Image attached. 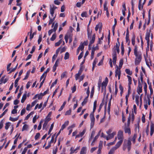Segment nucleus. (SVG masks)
<instances>
[{
	"instance_id": "3c124183",
	"label": "nucleus",
	"mask_w": 154,
	"mask_h": 154,
	"mask_svg": "<svg viewBox=\"0 0 154 154\" xmlns=\"http://www.w3.org/2000/svg\"><path fill=\"white\" fill-rule=\"evenodd\" d=\"M123 63V60L122 59H121L119 61V67L120 68L122 67Z\"/></svg>"
},
{
	"instance_id": "cd10ccee",
	"label": "nucleus",
	"mask_w": 154,
	"mask_h": 154,
	"mask_svg": "<svg viewBox=\"0 0 154 154\" xmlns=\"http://www.w3.org/2000/svg\"><path fill=\"white\" fill-rule=\"evenodd\" d=\"M125 71L126 72V73L127 74H128L129 75H132V72L129 69H126L125 70Z\"/></svg>"
},
{
	"instance_id": "8fccbe9b",
	"label": "nucleus",
	"mask_w": 154,
	"mask_h": 154,
	"mask_svg": "<svg viewBox=\"0 0 154 154\" xmlns=\"http://www.w3.org/2000/svg\"><path fill=\"white\" fill-rule=\"evenodd\" d=\"M71 110L70 109L69 110H67L65 113V115H69L71 114Z\"/></svg>"
},
{
	"instance_id": "7c9ffc66",
	"label": "nucleus",
	"mask_w": 154,
	"mask_h": 154,
	"mask_svg": "<svg viewBox=\"0 0 154 154\" xmlns=\"http://www.w3.org/2000/svg\"><path fill=\"white\" fill-rule=\"evenodd\" d=\"M18 118L19 117H18L15 118H13L11 117H10L9 118V120L12 122H14L17 120L18 119Z\"/></svg>"
},
{
	"instance_id": "2f4dec72",
	"label": "nucleus",
	"mask_w": 154,
	"mask_h": 154,
	"mask_svg": "<svg viewBox=\"0 0 154 154\" xmlns=\"http://www.w3.org/2000/svg\"><path fill=\"white\" fill-rule=\"evenodd\" d=\"M86 147L84 146L82 148L80 152L86 153Z\"/></svg>"
},
{
	"instance_id": "0e129e2a",
	"label": "nucleus",
	"mask_w": 154,
	"mask_h": 154,
	"mask_svg": "<svg viewBox=\"0 0 154 154\" xmlns=\"http://www.w3.org/2000/svg\"><path fill=\"white\" fill-rule=\"evenodd\" d=\"M103 103H101L99 106V108L98 109V112H100L103 106Z\"/></svg>"
},
{
	"instance_id": "bb28decb",
	"label": "nucleus",
	"mask_w": 154,
	"mask_h": 154,
	"mask_svg": "<svg viewBox=\"0 0 154 154\" xmlns=\"http://www.w3.org/2000/svg\"><path fill=\"white\" fill-rule=\"evenodd\" d=\"M72 33L68 32L66 34L65 36H66L69 38H71L72 37Z\"/></svg>"
},
{
	"instance_id": "7ed1b4c3",
	"label": "nucleus",
	"mask_w": 154,
	"mask_h": 154,
	"mask_svg": "<svg viewBox=\"0 0 154 154\" xmlns=\"http://www.w3.org/2000/svg\"><path fill=\"white\" fill-rule=\"evenodd\" d=\"M112 56L113 64L115 65L116 63V61L117 60V54L116 51H113Z\"/></svg>"
},
{
	"instance_id": "a18cd8bd",
	"label": "nucleus",
	"mask_w": 154,
	"mask_h": 154,
	"mask_svg": "<svg viewBox=\"0 0 154 154\" xmlns=\"http://www.w3.org/2000/svg\"><path fill=\"white\" fill-rule=\"evenodd\" d=\"M56 34H54L52 36V37L50 38V40L52 41H54L56 38Z\"/></svg>"
},
{
	"instance_id": "49530a36",
	"label": "nucleus",
	"mask_w": 154,
	"mask_h": 154,
	"mask_svg": "<svg viewBox=\"0 0 154 154\" xmlns=\"http://www.w3.org/2000/svg\"><path fill=\"white\" fill-rule=\"evenodd\" d=\"M54 124L53 123L52 124H51V127H50V129L48 131V134H49L51 132V131L53 129V127H54Z\"/></svg>"
},
{
	"instance_id": "aec40b11",
	"label": "nucleus",
	"mask_w": 154,
	"mask_h": 154,
	"mask_svg": "<svg viewBox=\"0 0 154 154\" xmlns=\"http://www.w3.org/2000/svg\"><path fill=\"white\" fill-rule=\"evenodd\" d=\"M94 48H93L92 49L91 56V60H92L94 57V51L95 50V49H94Z\"/></svg>"
},
{
	"instance_id": "5701e85b",
	"label": "nucleus",
	"mask_w": 154,
	"mask_h": 154,
	"mask_svg": "<svg viewBox=\"0 0 154 154\" xmlns=\"http://www.w3.org/2000/svg\"><path fill=\"white\" fill-rule=\"evenodd\" d=\"M137 134L136 133L134 134L133 136V137L131 140L134 143H135V140L137 137Z\"/></svg>"
},
{
	"instance_id": "9d476101",
	"label": "nucleus",
	"mask_w": 154,
	"mask_h": 154,
	"mask_svg": "<svg viewBox=\"0 0 154 154\" xmlns=\"http://www.w3.org/2000/svg\"><path fill=\"white\" fill-rule=\"evenodd\" d=\"M154 132V124L152 122H151L150 124V135L152 136Z\"/></svg>"
},
{
	"instance_id": "13d9d810",
	"label": "nucleus",
	"mask_w": 154,
	"mask_h": 154,
	"mask_svg": "<svg viewBox=\"0 0 154 154\" xmlns=\"http://www.w3.org/2000/svg\"><path fill=\"white\" fill-rule=\"evenodd\" d=\"M57 79L54 81V82L52 83V84H51V87H50L51 88L53 86H54L57 83Z\"/></svg>"
},
{
	"instance_id": "0eeeda50",
	"label": "nucleus",
	"mask_w": 154,
	"mask_h": 154,
	"mask_svg": "<svg viewBox=\"0 0 154 154\" xmlns=\"http://www.w3.org/2000/svg\"><path fill=\"white\" fill-rule=\"evenodd\" d=\"M108 82V79L107 77H106L105 79V81H103L101 84V86L104 87L105 90L106 89V87L107 85Z\"/></svg>"
},
{
	"instance_id": "58836bf2",
	"label": "nucleus",
	"mask_w": 154,
	"mask_h": 154,
	"mask_svg": "<svg viewBox=\"0 0 154 154\" xmlns=\"http://www.w3.org/2000/svg\"><path fill=\"white\" fill-rule=\"evenodd\" d=\"M100 131L98 133V134L95 136V137H94L93 140V143H94V142L95 141L97 140V139L99 137V135H100Z\"/></svg>"
},
{
	"instance_id": "4468645a",
	"label": "nucleus",
	"mask_w": 154,
	"mask_h": 154,
	"mask_svg": "<svg viewBox=\"0 0 154 154\" xmlns=\"http://www.w3.org/2000/svg\"><path fill=\"white\" fill-rule=\"evenodd\" d=\"M5 77V76H3L1 78V79L0 80V82H1L0 84H1L2 83H3L4 84H5L8 81V79L7 78L4 79Z\"/></svg>"
},
{
	"instance_id": "6e6552de",
	"label": "nucleus",
	"mask_w": 154,
	"mask_h": 154,
	"mask_svg": "<svg viewBox=\"0 0 154 154\" xmlns=\"http://www.w3.org/2000/svg\"><path fill=\"white\" fill-rule=\"evenodd\" d=\"M50 70V69L49 68H48L46 71H45L44 73L42 74V75L41 76L40 78V80L41 81L42 79L44 77H45V78L47 75V74L48 72Z\"/></svg>"
},
{
	"instance_id": "774afa93",
	"label": "nucleus",
	"mask_w": 154,
	"mask_h": 154,
	"mask_svg": "<svg viewBox=\"0 0 154 154\" xmlns=\"http://www.w3.org/2000/svg\"><path fill=\"white\" fill-rule=\"evenodd\" d=\"M83 52H82L80 53V54H79V56L78 57V60H79L81 58H82V57L83 56Z\"/></svg>"
},
{
	"instance_id": "37998d69",
	"label": "nucleus",
	"mask_w": 154,
	"mask_h": 154,
	"mask_svg": "<svg viewBox=\"0 0 154 154\" xmlns=\"http://www.w3.org/2000/svg\"><path fill=\"white\" fill-rule=\"evenodd\" d=\"M131 119V116L130 114L128 118V121H127V126H130Z\"/></svg>"
},
{
	"instance_id": "a878e982",
	"label": "nucleus",
	"mask_w": 154,
	"mask_h": 154,
	"mask_svg": "<svg viewBox=\"0 0 154 154\" xmlns=\"http://www.w3.org/2000/svg\"><path fill=\"white\" fill-rule=\"evenodd\" d=\"M120 45H119V44H118L117 43H116V48L114 51L116 50L117 51V52L118 53V54L119 53V48Z\"/></svg>"
},
{
	"instance_id": "4be33fe9",
	"label": "nucleus",
	"mask_w": 154,
	"mask_h": 154,
	"mask_svg": "<svg viewBox=\"0 0 154 154\" xmlns=\"http://www.w3.org/2000/svg\"><path fill=\"white\" fill-rule=\"evenodd\" d=\"M150 32H147L145 37V39L147 41H149V37H150Z\"/></svg>"
},
{
	"instance_id": "f257e3e1",
	"label": "nucleus",
	"mask_w": 154,
	"mask_h": 154,
	"mask_svg": "<svg viewBox=\"0 0 154 154\" xmlns=\"http://www.w3.org/2000/svg\"><path fill=\"white\" fill-rule=\"evenodd\" d=\"M134 54L136 57L135 61V64L136 65H138L141 61L142 56L141 52H138V47L137 45L134 46Z\"/></svg>"
},
{
	"instance_id": "c85d7f7f",
	"label": "nucleus",
	"mask_w": 154,
	"mask_h": 154,
	"mask_svg": "<svg viewBox=\"0 0 154 154\" xmlns=\"http://www.w3.org/2000/svg\"><path fill=\"white\" fill-rule=\"evenodd\" d=\"M94 86L92 88V89H91V91L90 96L91 98H92V97H93V95L94 94Z\"/></svg>"
},
{
	"instance_id": "6ab92c4d",
	"label": "nucleus",
	"mask_w": 154,
	"mask_h": 154,
	"mask_svg": "<svg viewBox=\"0 0 154 154\" xmlns=\"http://www.w3.org/2000/svg\"><path fill=\"white\" fill-rule=\"evenodd\" d=\"M55 17H56V15L53 18H51L50 17V16H49V19H50V20H49V23H48V24L49 25H50L55 20Z\"/></svg>"
},
{
	"instance_id": "a211bd4d",
	"label": "nucleus",
	"mask_w": 154,
	"mask_h": 154,
	"mask_svg": "<svg viewBox=\"0 0 154 154\" xmlns=\"http://www.w3.org/2000/svg\"><path fill=\"white\" fill-rule=\"evenodd\" d=\"M131 143L130 140H128L127 143V149L128 151H129L131 149Z\"/></svg>"
},
{
	"instance_id": "423d86ee",
	"label": "nucleus",
	"mask_w": 154,
	"mask_h": 154,
	"mask_svg": "<svg viewBox=\"0 0 154 154\" xmlns=\"http://www.w3.org/2000/svg\"><path fill=\"white\" fill-rule=\"evenodd\" d=\"M80 148V146H78L75 149H74V148L73 147H71L70 149V154H72L74 153H76L77 152V150L79 149Z\"/></svg>"
},
{
	"instance_id": "393cba45",
	"label": "nucleus",
	"mask_w": 154,
	"mask_h": 154,
	"mask_svg": "<svg viewBox=\"0 0 154 154\" xmlns=\"http://www.w3.org/2000/svg\"><path fill=\"white\" fill-rule=\"evenodd\" d=\"M151 9H150L148 11V20L147 23V25H148L150 22V18H151V14H150Z\"/></svg>"
},
{
	"instance_id": "ea45409f",
	"label": "nucleus",
	"mask_w": 154,
	"mask_h": 154,
	"mask_svg": "<svg viewBox=\"0 0 154 154\" xmlns=\"http://www.w3.org/2000/svg\"><path fill=\"white\" fill-rule=\"evenodd\" d=\"M11 123L9 122H7L5 123V128L6 130H7L9 128V127L10 126Z\"/></svg>"
},
{
	"instance_id": "052dcab7",
	"label": "nucleus",
	"mask_w": 154,
	"mask_h": 154,
	"mask_svg": "<svg viewBox=\"0 0 154 154\" xmlns=\"http://www.w3.org/2000/svg\"><path fill=\"white\" fill-rule=\"evenodd\" d=\"M40 136V134L39 133H37L35 137V140L38 139Z\"/></svg>"
},
{
	"instance_id": "e2e57ef3",
	"label": "nucleus",
	"mask_w": 154,
	"mask_h": 154,
	"mask_svg": "<svg viewBox=\"0 0 154 154\" xmlns=\"http://www.w3.org/2000/svg\"><path fill=\"white\" fill-rule=\"evenodd\" d=\"M33 112H31L30 113H29V114L27 115V116H26L25 119L26 120L28 119L29 118V117H30L31 115L33 114Z\"/></svg>"
},
{
	"instance_id": "de8ad7c7",
	"label": "nucleus",
	"mask_w": 154,
	"mask_h": 154,
	"mask_svg": "<svg viewBox=\"0 0 154 154\" xmlns=\"http://www.w3.org/2000/svg\"><path fill=\"white\" fill-rule=\"evenodd\" d=\"M55 136V134H54L52 136L51 138V141L49 142V143H53L54 142V138Z\"/></svg>"
},
{
	"instance_id": "5fc2aeb1",
	"label": "nucleus",
	"mask_w": 154,
	"mask_h": 154,
	"mask_svg": "<svg viewBox=\"0 0 154 154\" xmlns=\"http://www.w3.org/2000/svg\"><path fill=\"white\" fill-rule=\"evenodd\" d=\"M43 96V95L42 94V93H40L39 94H38V99L39 100H41L42 99Z\"/></svg>"
},
{
	"instance_id": "c9c22d12",
	"label": "nucleus",
	"mask_w": 154,
	"mask_h": 154,
	"mask_svg": "<svg viewBox=\"0 0 154 154\" xmlns=\"http://www.w3.org/2000/svg\"><path fill=\"white\" fill-rule=\"evenodd\" d=\"M84 48V46L83 44H82V42H81L80 43V44L79 46V47L78 48H79V50H81V51Z\"/></svg>"
},
{
	"instance_id": "f8f14e48",
	"label": "nucleus",
	"mask_w": 154,
	"mask_h": 154,
	"mask_svg": "<svg viewBox=\"0 0 154 154\" xmlns=\"http://www.w3.org/2000/svg\"><path fill=\"white\" fill-rule=\"evenodd\" d=\"M116 133L115 132H113L112 133L108 134V135L107 137H106V140H109L112 138H113L114 135H115Z\"/></svg>"
},
{
	"instance_id": "f03ea898",
	"label": "nucleus",
	"mask_w": 154,
	"mask_h": 154,
	"mask_svg": "<svg viewBox=\"0 0 154 154\" xmlns=\"http://www.w3.org/2000/svg\"><path fill=\"white\" fill-rule=\"evenodd\" d=\"M90 118L91 121V128H92L94 125L95 119L94 116V112H92L90 114Z\"/></svg>"
},
{
	"instance_id": "c03bdc74",
	"label": "nucleus",
	"mask_w": 154,
	"mask_h": 154,
	"mask_svg": "<svg viewBox=\"0 0 154 154\" xmlns=\"http://www.w3.org/2000/svg\"><path fill=\"white\" fill-rule=\"evenodd\" d=\"M87 14V13L86 11H84L81 14V16L82 17H86Z\"/></svg>"
},
{
	"instance_id": "4c0bfd02",
	"label": "nucleus",
	"mask_w": 154,
	"mask_h": 154,
	"mask_svg": "<svg viewBox=\"0 0 154 154\" xmlns=\"http://www.w3.org/2000/svg\"><path fill=\"white\" fill-rule=\"evenodd\" d=\"M88 98L86 97L84 100V101L82 103V105L83 106L85 105L88 101Z\"/></svg>"
},
{
	"instance_id": "69168bd1",
	"label": "nucleus",
	"mask_w": 154,
	"mask_h": 154,
	"mask_svg": "<svg viewBox=\"0 0 154 154\" xmlns=\"http://www.w3.org/2000/svg\"><path fill=\"white\" fill-rule=\"evenodd\" d=\"M85 130L84 129L82 132L79 133V134H80V135L81 136V137H82L84 135L85 132Z\"/></svg>"
},
{
	"instance_id": "39448f33",
	"label": "nucleus",
	"mask_w": 154,
	"mask_h": 154,
	"mask_svg": "<svg viewBox=\"0 0 154 154\" xmlns=\"http://www.w3.org/2000/svg\"><path fill=\"white\" fill-rule=\"evenodd\" d=\"M138 87L139 88L137 89V92L139 94L141 93L142 92V89L141 84L140 83L139 79L138 80Z\"/></svg>"
},
{
	"instance_id": "c756f323",
	"label": "nucleus",
	"mask_w": 154,
	"mask_h": 154,
	"mask_svg": "<svg viewBox=\"0 0 154 154\" xmlns=\"http://www.w3.org/2000/svg\"><path fill=\"white\" fill-rule=\"evenodd\" d=\"M20 78L18 77L15 80L14 82V86L15 87H17L18 85V82L20 80Z\"/></svg>"
},
{
	"instance_id": "1a4fd4ad",
	"label": "nucleus",
	"mask_w": 154,
	"mask_h": 154,
	"mask_svg": "<svg viewBox=\"0 0 154 154\" xmlns=\"http://www.w3.org/2000/svg\"><path fill=\"white\" fill-rule=\"evenodd\" d=\"M124 131L125 133H128L130 135L131 134V131L129 126H125L124 128Z\"/></svg>"
},
{
	"instance_id": "e433bc0d",
	"label": "nucleus",
	"mask_w": 154,
	"mask_h": 154,
	"mask_svg": "<svg viewBox=\"0 0 154 154\" xmlns=\"http://www.w3.org/2000/svg\"><path fill=\"white\" fill-rule=\"evenodd\" d=\"M95 133V132L94 131H92V133H91L90 137L89 138V142H90L91 141V139L93 138L94 136V135Z\"/></svg>"
},
{
	"instance_id": "603ef678",
	"label": "nucleus",
	"mask_w": 154,
	"mask_h": 154,
	"mask_svg": "<svg viewBox=\"0 0 154 154\" xmlns=\"http://www.w3.org/2000/svg\"><path fill=\"white\" fill-rule=\"evenodd\" d=\"M87 32L88 38L89 39V38H91V32H90V30L88 29Z\"/></svg>"
},
{
	"instance_id": "dca6fc26",
	"label": "nucleus",
	"mask_w": 154,
	"mask_h": 154,
	"mask_svg": "<svg viewBox=\"0 0 154 154\" xmlns=\"http://www.w3.org/2000/svg\"><path fill=\"white\" fill-rule=\"evenodd\" d=\"M116 66L117 69L115 71V77H117V75L118 76L119 75H121V72L120 69L118 68L117 66Z\"/></svg>"
},
{
	"instance_id": "473e14b6",
	"label": "nucleus",
	"mask_w": 154,
	"mask_h": 154,
	"mask_svg": "<svg viewBox=\"0 0 154 154\" xmlns=\"http://www.w3.org/2000/svg\"><path fill=\"white\" fill-rule=\"evenodd\" d=\"M30 72V71H28L27 72L26 75L23 78V80H25L28 79L29 75Z\"/></svg>"
},
{
	"instance_id": "79ce46f5",
	"label": "nucleus",
	"mask_w": 154,
	"mask_h": 154,
	"mask_svg": "<svg viewBox=\"0 0 154 154\" xmlns=\"http://www.w3.org/2000/svg\"><path fill=\"white\" fill-rule=\"evenodd\" d=\"M28 126L27 125L25 124L24 125L23 127L22 128V131H23L25 130H27V129L28 128Z\"/></svg>"
},
{
	"instance_id": "a19ab883",
	"label": "nucleus",
	"mask_w": 154,
	"mask_h": 154,
	"mask_svg": "<svg viewBox=\"0 0 154 154\" xmlns=\"http://www.w3.org/2000/svg\"><path fill=\"white\" fill-rule=\"evenodd\" d=\"M127 77L128 78V83L129 84V85H131L132 83V78L131 77L129 76V75H127Z\"/></svg>"
},
{
	"instance_id": "09e8293b",
	"label": "nucleus",
	"mask_w": 154,
	"mask_h": 154,
	"mask_svg": "<svg viewBox=\"0 0 154 154\" xmlns=\"http://www.w3.org/2000/svg\"><path fill=\"white\" fill-rule=\"evenodd\" d=\"M147 85L146 83H145L143 88H144L145 94H146L147 93Z\"/></svg>"
},
{
	"instance_id": "f3484780",
	"label": "nucleus",
	"mask_w": 154,
	"mask_h": 154,
	"mask_svg": "<svg viewBox=\"0 0 154 154\" xmlns=\"http://www.w3.org/2000/svg\"><path fill=\"white\" fill-rule=\"evenodd\" d=\"M135 37H136L135 35V34L134 33H133L132 34V37L131 38V40L132 44L134 46L135 44Z\"/></svg>"
},
{
	"instance_id": "bf43d9fd",
	"label": "nucleus",
	"mask_w": 154,
	"mask_h": 154,
	"mask_svg": "<svg viewBox=\"0 0 154 154\" xmlns=\"http://www.w3.org/2000/svg\"><path fill=\"white\" fill-rule=\"evenodd\" d=\"M66 72H63L61 75L60 76L61 79H62L66 75Z\"/></svg>"
},
{
	"instance_id": "412c9836",
	"label": "nucleus",
	"mask_w": 154,
	"mask_h": 154,
	"mask_svg": "<svg viewBox=\"0 0 154 154\" xmlns=\"http://www.w3.org/2000/svg\"><path fill=\"white\" fill-rule=\"evenodd\" d=\"M26 94H24L22 97V98L21 100V103H23L24 102L25 100H26Z\"/></svg>"
},
{
	"instance_id": "4d7b16f0",
	"label": "nucleus",
	"mask_w": 154,
	"mask_h": 154,
	"mask_svg": "<svg viewBox=\"0 0 154 154\" xmlns=\"http://www.w3.org/2000/svg\"><path fill=\"white\" fill-rule=\"evenodd\" d=\"M38 100H35L34 101L32 102L31 103V107H32L34 105H35V104H36V103L38 102Z\"/></svg>"
},
{
	"instance_id": "b1692460",
	"label": "nucleus",
	"mask_w": 154,
	"mask_h": 154,
	"mask_svg": "<svg viewBox=\"0 0 154 154\" xmlns=\"http://www.w3.org/2000/svg\"><path fill=\"white\" fill-rule=\"evenodd\" d=\"M116 149L115 147L112 148L109 152L108 154H113Z\"/></svg>"
},
{
	"instance_id": "f704fd0d",
	"label": "nucleus",
	"mask_w": 154,
	"mask_h": 154,
	"mask_svg": "<svg viewBox=\"0 0 154 154\" xmlns=\"http://www.w3.org/2000/svg\"><path fill=\"white\" fill-rule=\"evenodd\" d=\"M69 53L68 52H66L65 54L64 59L65 60L68 59L69 58Z\"/></svg>"
},
{
	"instance_id": "72a5a7b5",
	"label": "nucleus",
	"mask_w": 154,
	"mask_h": 154,
	"mask_svg": "<svg viewBox=\"0 0 154 154\" xmlns=\"http://www.w3.org/2000/svg\"><path fill=\"white\" fill-rule=\"evenodd\" d=\"M62 39H60L58 42H57L55 43V46H59L62 42Z\"/></svg>"
},
{
	"instance_id": "2eb2a0df",
	"label": "nucleus",
	"mask_w": 154,
	"mask_h": 154,
	"mask_svg": "<svg viewBox=\"0 0 154 154\" xmlns=\"http://www.w3.org/2000/svg\"><path fill=\"white\" fill-rule=\"evenodd\" d=\"M120 140L118 142H117L116 144L114 146L116 149H117L120 147V146L122 145L123 142V140Z\"/></svg>"
},
{
	"instance_id": "6e6d98bb",
	"label": "nucleus",
	"mask_w": 154,
	"mask_h": 154,
	"mask_svg": "<svg viewBox=\"0 0 154 154\" xmlns=\"http://www.w3.org/2000/svg\"><path fill=\"white\" fill-rule=\"evenodd\" d=\"M104 7V11H107V10H108V8L107 7V3L106 2H105L103 5Z\"/></svg>"
},
{
	"instance_id": "338daca9",
	"label": "nucleus",
	"mask_w": 154,
	"mask_h": 154,
	"mask_svg": "<svg viewBox=\"0 0 154 154\" xmlns=\"http://www.w3.org/2000/svg\"><path fill=\"white\" fill-rule=\"evenodd\" d=\"M42 35H40L39 36L38 39V44H40V43L42 41Z\"/></svg>"
},
{
	"instance_id": "680f3d73",
	"label": "nucleus",
	"mask_w": 154,
	"mask_h": 154,
	"mask_svg": "<svg viewBox=\"0 0 154 154\" xmlns=\"http://www.w3.org/2000/svg\"><path fill=\"white\" fill-rule=\"evenodd\" d=\"M57 27H58V24H57V23H56L55 24V25L54 26V28H53V30L54 32H56V30L57 29Z\"/></svg>"
},
{
	"instance_id": "20e7f679",
	"label": "nucleus",
	"mask_w": 154,
	"mask_h": 154,
	"mask_svg": "<svg viewBox=\"0 0 154 154\" xmlns=\"http://www.w3.org/2000/svg\"><path fill=\"white\" fill-rule=\"evenodd\" d=\"M118 138L119 140H123V131L122 130H119L117 134Z\"/></svg>"
},
{
	"instance_id": "864d4df0",
	"label": "nucleus",
	"mask_w": 154,
	"mask_h": 154,
	"mask_svg": "<svg viewBox=\"0 0 154 154\" xmlns=\"http://www.w3.org/2000/svg\"><path fill=\"white\" fill-rule=\"evenodd\" d=\"M135 0H131V4L132 5V11L134 10V2H135Z\"/></svg>"
},
{
	"instance_id": "9b49d317",
	"label": "nucleus",
	"mask_w": 154,
	"mask_h": 154,
	"mask_svg": "<svg viewBox=\"0 0 154 154\" xmlns=\"http://www.w3.org/2000/svg\"><path fill=\"white\" fill-rule=\"evenodd\" d=\"M95 34H94L93 35L92 39L90 40L89 42V46L90 45L93 44L95 42Z\"/></svg>"
},
{
	"instance_id": "ddd939ff",
	"label": "nucleus",
	"mask_w": 154,
	"mask_h": 154,
	"mask_svg": "<svg viewBox=\"0 0 154 154\" xmlns=\"http://www.w3.org/2000/svg\"><path fill=\"white\" fill-rule=\"evenodd\" d=\"M59 61V59H57L54 65L53 66V69L52 70V71L53 72H54L56 71V69L57 67L58 66V63Z\"/></svg>"
}]
</instances>
